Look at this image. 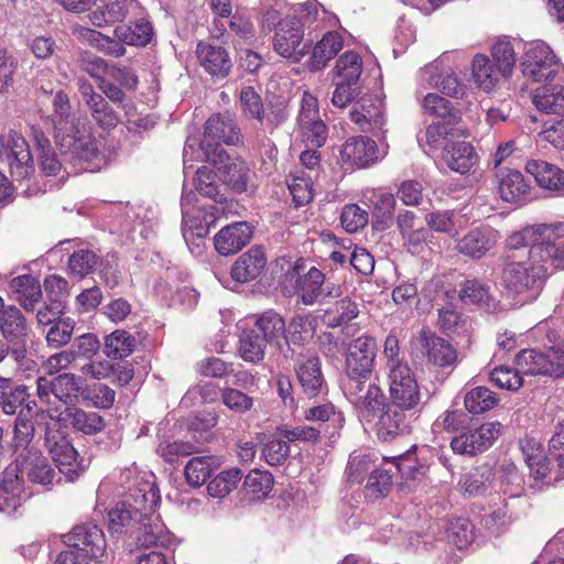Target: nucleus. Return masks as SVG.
<instances>
[{
    "mask_svg": "<svg viewBox=\"0 0 564 564\" xmlns=\"http://www.w3.org/2000/svg\"><path fill=\"white\" fill-rule=\"evenodd\" d=\"M55 399L68 404L84 398L85 378L73 372H64L54 378Z\"/></svg>",
    "mask_w": 564,
    "mask_h": 564,
    "instance_id": "37",
    "label": "nucleus"
},
{
    "mask_svg": "<svg viewBox=\"0 0 564 564\" xmlns=\"http://www.w3.org/2000/svg\"><path fill=\"white\" fill-rule=\"evenodd\" d=\"M421 106L425 113L443 119L446 123H454L458 119L452 102L435 93L423 96Z\"/></svg>",
    "mask_w": 564,
    "mask_h": 564,
    "instance_id": "52",
    "label": "nucleus"
},
{
    "mask_svg": "<svg viewBox=\"0 0 564 564\" xmlns=\"http://www.w3.org/2000/svg\"><path fill=\"white\" fill-rule=\"evenodd\" d=\"M395 468L401 475L400 487L404 491L411 492L425 482L427 466L410 452L398 458Z\"/></svg>",
    "mask_w": 564,
    "mask_h": 564,
    "instance_id": "32",
    "label": "nucleus"
},
{
    "mask_svg": "<svg viewBox=\"0 0 564 564\" xmlns=\"http://www.w3.org/2000/svg\"><path fill=\"white\" fill-rule=\"evenodd\" d=\"M490 59L508 77L511 75L516 64V52L507 37L498 39L491 46Z\"/></svg>",
    "mask_w": 564,
    "mask_h": 564,
    "instance_id": "56",
    "label": "nucleus"
},
{
    "mask_svg": "<svg viewBox=\"0 0 564 564\" xmlns=\"http://www.w3.org/2000/svg\"><path fill=\"white\" fill-rule=\"evenodd\" d=\"M443 158L452 171L460 174L469 172L478 163L475 149L467 142H455L446 147Z\"/></svg>",
    "mask_w": 564,
    "mask_h": 564,
    "instance_id": "34",
    "label": "nucleus"
},
{
    "mask_svg": "<svg viewBox=\"0 0 564 564\" xmlns=\"http://www.w3.org/2000/svg\"><path fill=\"white\" fill-rule=\"evenodd\" d=\"M261 454L269 465H282L290 455L289 442L285 438H281L276 431L275 434L263 445Z\"/></svg>",
    "mask_w": 564,
    "mask_h": 564,
    "instance_id": "61",
    "label": "nucleus"
},
{
    "mask_svg": "<svg viewBox=\"0 0 564 564\" xmlns=\"http://www.w3.org/2000/svg\"><path fill=\"white\" fill-rule=\"evenodd\" d=\"M196 54L200 65L212 76L224 78L232 67L228 53L221 46L198 43Z\"/></svg>",
    "mask_w": 564,
    "mask_h": 564,
    "instance_id": "30",
    "label": "nucleus"
},
{
    "mask_svg": "<svg viewBox=\"0 0 564 564\" xmlns=\"http://www.w3.org/2000/svg\"><path fill=\"white\" fill-rule=\"evenodd\" d=\"M344 393L354 405L358 414L371 421L380 412L387 409L386 395L376 381L370 377L347 378L344 384Z\"/></svg>",
    "mask_w": 564,
    "mask_h": 564,
    "instance_id": "7",
    "label": "nucleus"
},
{
    "mask_svg": "<svg viewBox=\"0 0 564 564\" xmlns=\"http://www.w3.org/2000/svg\"><path fill=\"white\" fill-rule=\"evenodd\" d=\"M150 478L153 475L149 478L135 477L134 482L128 487L126 499L109 511V529L112 532L134 534L144 514L155 510L160 492Z\"/></svg>",
    "mask_w": 564,
    "mask_h": 564,
    "instance_id": "5",
    "label": "nucleus"
},
{
    "mask_svg": "<svg viewBox=\"0 0 564 564\" xmlns=\"http://www.w3.org/2000/svg\"><path fill=\"white\" fill-rule=\"evenodd\" d=\"M0 330L9 341H23L29 334V327L20 310L8 306L0 313Z\"/></svg>",
    "mask_w": 564,
    "mask_h": 564,
    "instance_id": "42",
    "label": "nucleus"
},
{
    "mask_svg": "<svg viewBox=\"0 0 564 564\" xmlns=\"http://www.w3.org/2000/svg\"><path fill=\"white\" fill-rule=\"evenodd\" d=\"M499 240L498 230L490 226H478L456 240L455 250L471 260H480L497 247Z\"/></svg>",
    "mask_w": 564,
    "mask_h": 564,
    "instance_id": "14",
    "label": "nucleus"
},
{
    "mask_svg": "<svg viewBox=\"0 0 564 564\" xmlns=\"http://www.w3.org/2000/svg\"><path fill=\"white\" fill-rule=\"evenodd\" d=\"M344 41L338 32L326 33L313 48L311 57V67L313 70L321 69L337 55L343 48Z\"/></svg>",
    "mask_w": 564,
    "mask_h": 564,
    "instance_id": "40",
    "label": "nucleus"
},
{
    "mask_svg": "<svg viewBox=\"0 0 564 564\" xmlns=\"http://www.w3.org/2000/svg\"><path fill=\"white\" fill-rule=\"evenodd\" d=\"M516 366L522 375L564 376V351L551 349L547 354L524 349L516 357Z\"/></svg>",
    "mask_w": 564,
    "mask_h": 564,
    "instance_id": "12",
    "label": "nucleus"
},
{
    "mask_svg": "<svg viewBox=\"0 0 564 564\" xmlns=\"http://www.w3.org/2000/svg\"><path fill=\"white\" fill-rule=\"evenodd\" d=\"M54 140L62 155L73 161H91L99 154L93 127L86 118L70 115L66 93L58 90L53 98Z\"/></svg>",
    "mask_w": 564,
    "mask_h": 564,
    "instance_id": "2",
    "label": "nucleus"
},
{
    "mask_svg": "<svg viewBox=\"0 0 564 564\" xmlns=\"http://www.w3.org/2000/svg\"><path fill=\"white\" fill-rule=\"evenodd\" d=\"M315 319L308 314H297L286 326V338L294 345H304L315 335Z\"/></svg>",
    "mask_w": 564,
    "mask_h": 564,
    "instance_id": "48",
    "label": "nucleus"
},
{
    "mask_svg": "<svg viewBox=\"0 0 564 564\" xmlns=\"http://www.w3.org/2000/svg\"><path fill=\"white\" fill-rule=\"evenodd\" d=\"M34 437V425L29 420V413L19 412L13 427V446L18 451L22 449L21 453H25L28 449H34L29 447V444Z\"/></svg>",
    "mask_w": 564,
    "mask_h": 564,
    "instance_id": "63",
    "label": "nucleus"
},
{
    "mask_svg": "<svg viewBox=\"0 0 564 564\" xmlns=\"http://www.w3.org/2000/svg\"><path fill=\"white\" fill-rule=\"evenodd\" d=\"M417 344L427 362L441 368L453 367L457 364V351L453 345L430 329H421Z\"/></svg>",
    "mask_w": 564,
    "mask_h": 564,
    "instance_id": "19",
    "label": "nucleus"
},
{
    "mask_svg": "<svg viewBox=\"0 0 564 564\" xmlns=\"http://www.w3.org/2000/svg\"><path fill=\"white\" fill-rule=\"evenodd\" d=\"M76 85L93 122L102 131L116 129L121 122V116L113 109L111 104L95 90L87 78L78 77Z\"/></svg>",
    "mask_w": 564,
    "mask_h": 564,
    "instance_id": "11",
    "label": "nucleus"
},
{
    "mask_svg": "<svg viewBox=\"0 0 564 564\" xmlns=\"http://www.w3.org/2000/svg\"><path fill=\"white\" fill-rule=\"evenodd\" d=\"M350 119L364 131H380L384 134V108L381 99L377 97H362L350 111Z\"/></svg>",
    "mask_w": 564,
    "mask_h": 564,
    "instance_id": "23",
    "label": "nucleus"
},
{
    "mask_svg": "<svg viewBox=\"0 0 564 564\" xmlns=\"http://www.w3.org/2000/svg\"><path fill=\"white\" fill-rule=\"evenodd\" d=\"M273 484V476L269 471L253 469L245 478V495L250 500H262L269 496Z\"/></svg>",
    "mask_w": 564,
    "mask_h": 564,
    "instance_id": "46",
    "label": "nucleus"
},
{
    "mask_svg": "<svg viewBox=\"0 0 564 564\" xmlns=\"http://www.w3.org/2000/svg\"><path fill=\"white\" fill-rule=\"evenodd\" d=\"M376 357V341L370 336H360L350 346L346 360L347 378L371 377Z\"/></svg>",
    "mask_w": 564,
    "mask_h": 564,
    "instance_id": "22",
    "label": "nucleus"
},
{
    "mask_svg": "<svg viewBox=\"0 0 564 564\" xmlns=\"http://www.w3.org/2000/svg\"><path fill=\"white\" fill-rule=\"evenodd\" d=\"M549 224H538L527 226L518 231H513L506 239V248L508 250H518L530 247L528 260L533 259V250L535 247H543L557 237L558 227H550Z\"/></svg>",
    "mask_w": 564,
    "mask_h": 564,
    "instance_id": "21",
    "label": "nucleus"
},
{
    "mask_svg": "<svg viewBox=\"0 0 564 564\" xmlns=\"http://www.w3.org/2000/svg\"><path fill=\"white\" fill-rule=\"evenodd\" d=\"M535 107L546 113L564 110V88L562 86H542L533 95Z\"/></svg>",
    "mask_w": 564,
    "mask_h": 564,
    "instance_id": "47",
    "label": "nucleus"
},
{
    "mask_svg": "<svg viewBox=\"0 0 564 564\" xmlns=\"http://www.w3.org/2000/svg\"><path fill=\"white\" fill-rule=\"evenodd\" d=\"M340 159L346 169L367 167L380 159L377 143L368 137L349 138L341 147Z\"/></svg>",
    "mask_w": 564,
    "mask_h": 564,
    "instance_id": "20",
    "label": "nucleus"
},
{
    "mask_svg": "<svg viewBox=\"0 0 564 564\" xmlns=\"http://www.w3.org/2000/svg\"><path fill=\"white\" fill-rule=\"evenodd\" d=\"M219 162H212L217 170V177L236 192H243L247 188L248 166L239 158H230L224 153L218 158Z\"/></svg>",
    "mask_w": 564,
    "mask_h": 564,
    "instance_id": "29",
    "label": "nucleus"
},
{
    "mask_svg": "<svg viewBox=\"0 0 564 564\" xmlns=\"http://www.w3.org/2000/svg\"><path fill=\"white\" fill-rule=\"evenodd\" d=\"M74 327L75 323L73 319L68 317L58 318L46 333L47 346L53 349L66 346L72 339Z\"/></svg>",
    "mask_w": 564,
    "mask_h": 564,
    "instance_id": "60",
    "label": "nucleus"
},
{
    "mask_svg": "<svg viewBox=\"0 0 564 564\" xmlns=\"http://www.w3.org/2000/svg\"><path fill=\"white\" fill-rule=\"evenodd\" d=\"M64 543L88 564H99L106 552L105 535L96 524H79L64 535Z\"/></svg>",
    "mask_w": 564,
    "mask_h": 564,
    "instance_id": "10",
    "label": "nucleus"
},
{
    "mask_svg": "<svg viewBox=\"0 0 564 564\" xmlns=\"http://www.w3.org/2000/svg\"><path fill=\"white\" fill-rule=\"evenodd\" d=\"M550 227H558L557 237L543 247H535L533 259L543 264L550 262L556 269H564V224H549Z\"/></svg>",
    "mask_w": 564,
    "mask_h": 564,
    "instance_id": "38",
    "label": "nucleus"
},
{
    "mask_svg": "<svg viewBox=\"0 0 564 564\" xmlns=\"http://www.w3.org/2000/svg\"><path fill=\"white\" fill-rule=\"evenodd\" d=\"M525 170L540 187L554 192L564 189V171L560 167L545 161L532 160L527 163Z\"/></svg>",
    "mask_w": 564,
    "mask_h": 564,
    "instance_id": "33",
    "label": "nucleus"
},
{
    "mask_svg": "<svg viewBox=\"0 0 564 564\" xmlns=\"http://www.w3.org/2000/svg\"><path fill=\"white\" fill-rule=\"evenodd\" d=\"M241 477L239 468L224 470L208 482L207 492L213 498L223 499L237 488Z\"/></svg>",
    "mask_w": 564,
    "mask_h": 564,
    "instance_id": "53",
    "label": "nucleus"
},
{
    "mask_svg": "<svg viewBox=\"0 0 564 564\" xmlns=\"http://www.w3.org/2000/svg\"><path fill=\"white\" fill-rule=\"evenodd\" d=\"M471 83L480 90L490 93L508 76L486 54H476L470 63Z\"/></svg>",
    "mask_w": 564,
    "mask_h": 564,
    "instance_id": "26",
    "label": "nucleus"
},
{
    "mask_svg": "<svg viewBox=\"0 0 564 564\" xmlns=\"http://www.w3.org/2000/svg\"><path fill=\"white\" fill-rule=\"evenodd\" d=\"M296 376L303 392L308 397H316L325 389L318 357H310L300 364L296 369Z\"/></svg>",
    "mask_w": 564,
    "mask_h": 564,
    "instance_id": "35",
    "label": "nucleus"
},
{
    "mask_svg": "<svg viewBox=\"0 0 564 564\" xmlns=\"http://www.w3.org/2000/svg\"><path fill=\"white\" fill-rule=\"evenodd\" d=\"M438 68L440 63L437 61L426 65L421 72L422 83L451 97H462L465 94V86L458 80L457 76L453 72L441 75Z\"/></svg>",
    "mask_w": 564,
    "mask_h": 564,
    "instance_id": "31",
    "label": "nucleus"
},
{
    "mask_svg": "<svg viewBox=\"0 0 564 564\" xmlns=\"http://www.w3.org/2000/svg\"><path fill=\"white\" fill-rule=\"evenodd\" d=\"M66 420L75 431L86 435L98 434L106 427V422L100 414L79 408H67Z\"/></svg>",
    "mask_w": 564,
    "mask_h": 564,
    "instance_id": "41",
    "label": "nucleus"
},
{
    "mask_svg": "<svg viewBox=\"0 0 564 564\" xmlns=\"http://www.w3.org/2000/svg\"><path fill=\"white\" fill-rule=\"evenodd\" d=\"M490 381L500 389L517 391L523 386V379L518 367L499 366L491 370Z\"/></svg>",
    "mask_w": 564,
    "mask_h": 564,
    "instance_id": "62",
    "label": "nucleus"
},
{
    "mask_svg": "<svg viewBox=\"0 0 564 564\" xmlns=\"http://www.w3.org/2000/svg\"><path fill=\"white\" fill-rule=\"evenodd\" d=\"M98 87L102 93L101 95L109 104L118 105L124 111L128 121H131L135 115V106L133 101L127 97L124 91L115 84L106 80L99 82Z\"/></svg>",
    "mask_w": 564,
    "mask_h": 564,
    "instance_id": "59",
    "label": "nucleus"
},
{
    "mask_svg": "<svg viewBox=\"0 0 564 564\" xmlns=\"http://www.w3.org/2000/svg\"><path fill=\"white\" fill-rule=\"evenodd\" d=\"M113 33L127 45L145 46L152 40L153 28L149 21L141 19L131 24L116 26Z\"/></svg>",
    "mask_w": 564,
    "mask_h": 564,
    "instance_id": "43",
    "label": "nucleus"
},
{
    "mask_svg": "<svg viewBox=\"0 0 564 564\" xmlns=\"http://www.w3.org/2000/svg\"><path fill=\"white\" fill-rule=\"evenodd\" d=\"M46 426L44 446L56 463L61 473L72 476L80 469L77 452L65 435L55 427Z\"/></svg>",
    "mask_w": 564,
    "mask_h": 564,
    "instance_id": "17",
    "label": "nucleus"
},
{
    "mask_svg": "<svg viewBox=\"0 0 564 564\" xmlns=\"http://www.w3.org/2000/svg\"><path fill=\"white\" fill-rule=\"evenodd\" d=\"M135 540L141 546L150 547H170L174 542V535L162 522L159 514L154 510L147 512L139 523L134 533Z\"/></svg>",
    "mask_w": 564,
    "mask_h": 564,
    "instance_id": "24",
    "label": "nucleus"
},
{
    "mask_svg": "<svg viewBox=\"0 0 564 564\" xmlns=\"http://www.w3.org/2000/svg\"><path fill=\"white\" fill-rule=\"evenodd\" d=\"M500 196L506 202L525 199L530 192V184L518 170L501 167L496 173Z\"/></svg>",
    "mask_w": 564,
    "mask_h": 564,
    "instance_id": "28",
    "label": "nucleus"
},
{
    "mask_svg": "<svg viewBox=\"0 0 564 564\" xmlns=\"http://www.w3.org/2000/svg\"><path fill=\"white\" fill-rule=\"evenodd\" d=\"M135 347V338L126 330L118 329L106 337L105 354L112 359H121L131 355Z\"/></svg>",
    "mask_w": 564,
    "mask_h": 564,
    "instance_id": "51",
    "label": "nucleus"
},
{
    "mask_svg": "<svg viewBox=\"0 0 564 564\" xmlns=\"http://www.w3.org/2000/svg\"><path fill=\"white\" fill-rule=\"evenodd\" d=\"M382 354L389 403L377 422V436L388 442L409 431L419 411L421 391L414 371L401 356L394 334L387 336Z\"/></svg>",
    "mask_w": 564,
    "mask_h": 564,
    "instance_id": "1",
    "label": "nucleus"
},
{
    "mask_svg": "<svg viewBox=\"0 0 564 564\" xmlns=\"http://www.w3.org/2000/svg\"><path fill=\"white\" fill-rule=\"evenodd\" d=\"M56 476L47 459L37 449L20 453L14 464L3 471L0 484V511L14 512L28 498L23 489L24 478L42 486L52 485Z\"/></svg>",
    "mask_w": 564,
    "mask_h": 564,
    "instance_id": "3",
    "label": "nucleus"
},
{
    "mask_svg": "<svg viewBox=\"0 0 564 564\" xmlns=\"http://www.w3.org/2000/svg\"><path fill=\"white\" fill-rule=\"evenodd\" d=\"M335 70L341 80L357 84L362 70L360 56L354 52H346L337 61Z\"/></svg>",
    "mask_w": 564,
    "mask_h": 564,
    "instance_id": "57",
    "label": "nucleus"
},
{
    "mask_svg": "<svg viewBox=\"0 0 564 564\" xmlns=\"http://www.w3.org/2000/svg\"><path fill=\"white\" fill-rule=\"evenodd\" d=\"M294 12L299 15V21L303 26L304 23L324 22L327 25H335L338 18L327 11L317 0H307L294 7Z\"/></svg>",
    "mask_w": 564,
    "mask_h": 564,
    "instance_id": "49",
    "label": "nucleus"
},
{
    "mask_svg": "<svg viewBox=\"0 0 564 564\" xmlns=\"http://www.w3.org/2000/svg\"><path fill=\"white\" fill-rule=\"evenodd\" d=\"M304 30L300 22L293 20H283L278 23L274 35V51L282 57L300 61L310 48V44L304 42Z\"/></svg>",
    "mask_w": 564,
    "mask_h": 564,
    "instance_id": "15",
    "label": "nucleus"
},
{
    "mask_svg": "<svg viewBox=\"0 0 564 564\" xmlns=\"http://www.w3.org/2000/svg\"><path fill=\"white\" fill-rule=\"evenodd\" d=\"M212 457L197 456L191 458L184 469L186 481L193 487L202 486L212 473Z\"/></svg>",
    "mask_w": 564,
    "mask_h": 564,
    "instance_id": "58",
    "label": "nucleus"
},
{
    "mask_svg": "<svg viewBox=\"0 0 564 564\" xmlns=\"http://www.w3.org/2000/svg\"><path fill=\"white\" fill-rule=\"evenodd\" d=\"M219 141L229 145L240 141V130L229 113L212 116L205 124L200 141L196 138L186 140L183 151L184 170L192 169L195 161L219 162L217 158H223L226 153Z\"/></svg>",
    "mask_w": 564,
    "mask_h": 564,
    "instance_id": "4",
    "label": "nucleus"
},
{
    "mask_svg": "<svg viewBox=\"0 0 564 564\" xmlns=\"http://www.w3.org/2000/svg\"><path fill=\"white\" fill-rule=\"evenodd\" d=\"M253 235L252 227L246 221H238L221 228L214 237V247L220 256L239 252Z\"/></svg>",
    "mask_w": 564,
    "mask_h": 564,
    "instance_id": "25",
    "label": "nucleus"
},
{
    "mask_svg": "<svg viewBox=\"0 0 564 564\" xmlns=\"http://www.w3.org/2000/svg\"><path fill=\"white\" fill-rule=\"evenodd\" d=\"M392 487L391 470L384 468H375L366 485V494L372 499L382 498L390 491Z\"/></svg>",
    "mask_w": 564,
    "mask_h": 564,
    "instance_id": "64",
    "label": "nucleus"
},
{
    "mask_svg": "<svg viewBox=\"0 0 564 564\" xmlns=\"http://www.w3.org/2000/svg\"><path fill=\"white\" fill-rule=\"evenodd\" d=\"M547 276V268L541 261L508 263L501 274L506 294L523 304L536 299Z\"/></svg>",
    "mask_w": 564,
    "mask_h": 564,
    "instance_id": "6",
    "label": "nucleus"
},
{
    "mask_svg": "<svg viewBox=\"0 0 564 564\" xmlns=\"http://www.w3.org/2000/svg\"><path fill=\"white\" fill-rule=\"evenodd\" d=\"M0 158L8 162L12 175L19 181L29 178L34 172L29 143L14 129L0 132Z\"/></svg>",
    "mask_w": 564,
    "mask_h": 564,
    "instance_id": "8",
    "label": "nucleus"
},
{
    "mask_svg": "<svg viewBox=\"0 0 564 564\" xmlns=\"http://www.w3.org/2000/svg\"><path fill=\"white\" fill-rule=\"evenodd\" d=\"M464 403L469 413L480 414L491 410L498 403V398L490 389L476 387L465 394Z\"/></svg>",
    "mask_w": 564,
    "mask_h": 564,
    "instance_id": "54",
    "label": "nucleus"
},
{
    "mask_svg": "<svg viewBox=\"0 0 564 564\" xmlns=\"http://www.w3.org/2000/svg\"><path fill=\"white\" fill-rule=\"evenodd\" d=\"M195 195L186 193L182 196L183 237L192 253L202 252V241L209 234L214 215L205 208L194 205Z\"/></svg>",
    "mask_w": 564,
    "mask_h": 564,
    "instance_id": "9",
    "label": "nucleus"
},
{
    "mask_svg": "<svg viewBox=\"0 0 564 564\" xmlns=\"http://www.w3.org/2000/svg\"><path fill=\"white\" fill-rule=\"evenodd\" d=\"M267 257L261 247H252L242 253L231 268V278L236 282L246 283L257 279L264 270Z\"/></svg>",
    "mask_w": 564,
    "mask_h": 564,
    "instance_id": "27",
    "label": "nucleus"
},
{
    "mask_svg": "<svg viewBox=\"0 0 564 564\" xmlns=\"http://www.w3.org/2000/svg\"><path fill=\"white\" fill-rule=\"evenodd\" d=\"M359 314V304L349 297H343L324 310L322 322L330 328L343 326Z\"/></svg>",
    "mask_w": 564,
    "mask_h": 564,
    "instance_id": "39",
    "label": "nucleus"
},
{
    "mask_svg": "<svg viewBox=\"0 0 564 564\" xmlns=\"http://www.w3.org/2000/svg\"><path fill=\"white\" fill-rule=\"evenodd\" d=\"M458 296L466 305H476L487 311L494 306L490 288L477 279L464 281Z\"/></svg>",
    "mask_w": 564,
    "mask_h": 564,
    "instance_id": "44",
    "label": "nucleus"
},
{
    "mask_svg": "<svg viewBox=\"0 0 564 564\" xmlns=\"http://www.w3.org/2000/svg\"><path fill=\"white\" fill-rule=\"evenodd\" d=\"M325 276L315 267H312L306 274H304L297 285V293L306 305L314 304L318 296L322 294Z\"/></svg>",
    "mask_w": 564,
    "mask_h": 564,
    "instance_id": "50",
    "label": "nucleus"
},
{
    "mask_svg": "<svg viewBox=\"0 0 564 564\" xmlns=\"http://www.w3.org/2000/svg\"><path fill=\"white\" fill-rule=\"evenodd\" d=\"M268 343L252 328L240 338V356L243 360L257 364L264 358Z\"/></svg>",
    "mask_w": 564,
    "mask_h": 564,
    "instance_id": "55",
    "label": "nucleus"
},
{
    "mask_svg": "<svg viewBox=\"0 0 564 564\" xmlns=\"http://www.w3.org/2000/svg\"><path fill=\"white\" fill-rule=\"evenodd\" d=\"M253 321V330L258 333L268 344L276 343L285 335L286 325L283 317L269 310L262 314L251 316Z\"/></svg>",
    "mask_w": 564,
    "mask_h": 564,
    "instance_id": "36",
    "label": "nucleus"
},
{
    "mask_svg": "<svg viewBox=\"0 0 564 564\" xmlns=\"http://www.w3.org/2000/svg\"><path fill=\"white\" fill-rule=\"evenodd\" d=\"M297 120L302 135L308 143L316 148L325 143L327 131L324 121L319 118L317 99L307 91L302 96Z\"/></svg>",
    "mask_w": 564,
    "mask_h": 564,
    "instance_id": "18",
    "label": "nucleus"
},
{
    "mask_svg": "<svg viewBox=\"0 0 564 564\" xmlns=\"http://www.w3.org/2000/svg\"><path fill=\"white\" fill-rule=\"evenodd\" d=\"M10 288L15 294L17 301L25 310L32 308L34 303L39 302L42 296V290L39 281L29 274L12 279Z\"/></svg>",
    "mask_w": 564,
    "mask_h": 564,
    "instance_id": "45",
    "label": "nucleus"
},
{
    "mask_svg": "<svg viewBox=\"0 0 564 564\" xmlns=\"http://www.w3.org/2000/svg\"><path fill=\"white\" fill-rule=\"evenodd\" d=\"M501 431L499 422H487L475 430H468L455 436L451 442L454 453L476 455L492 445Z\"/></svg>",
    "mask_w": 564,
    "mask_h": 564,
    "instance_id": "16",
    "label": "nucleus"
},
{
    "mask_svg": "<svg viewBox=\"0 0 564 564\" xmlns=\"http://www.w3.org/2000/svg\"><path fill=\"white\" fill-rule=\"evenodd\" d=\"M523 74L535 82L552 77L560 68L558 58L544 42L531 43L523 56Z\"/></svg>",
    "mask_w": 564,
    "mask_h": 564,
    "instance_id": "13",
    "label": "nucleus"
}]
</instances>
